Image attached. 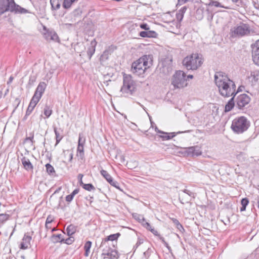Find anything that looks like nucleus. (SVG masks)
<instances>
[{
	"label": "nucleus",
	"mask_w": 259,
	"mask_h": 259,
	"mask_svg": "<svg viewBox=\"0 0 259 259\" xmlns=\"http://www.w3.org/2000/svg\"><path fill=\"white\" fill-rule=\"evenodd\" d=\"M214 81L220 94L224 97H229L236 95V85L230 79L227 75L222 71L217 72L214 75Z\"/></svg>",
	"instance_id": "nucleus-1"
},
{
	"label": "nucleus",
	"mask_w": 259,
	"mask_h": 259,
	"mask_svg": "<svg viewBox=\"0 0 259 259\" xmlns=\"http://www.w3.org/2000/svg\"><path fill=\"white\" fill-rule=\"evenodd\" d=\"M10 12L15 15L30 13V12L16 4L15 0H0V16Z\"/></svg>",
	"instance_id": "nucleus-2"
},
{
	"label": "nucleus",
	"mask_w": 259,
	"mask_h": 259,
	"mask_svg": "<svg viewBox=\"0 0 259 259\" xmlns=\"http://www.w3.org/2000/svg\"><path fill=\"white\" fill-rule=\"evenodd\" d=\"M152 64L151 56L144 55L132 63L131 70L134 73L140 76L143 74Z\"/></svg>",
	"instance_id": "nucleus-3"
},
{
	"label": "nucleus",
	"mask_w": 259,
	"mask_h": 259,
	"mask_svg": "<svg viewBox=\"0 0 259 259\" xmlns=\"http://www.w3.org/2000/svg\"><path fill=\"white\" fill-rule=\"evenodd\" d=\"M203 63V59L201 55L198 54H192V55L186 57L183 61V65L188 70H196L201 66Z\"/></svg>",
	"instance_id": "nucleus-4"
},
{
	"label": "nucleus",
	"mask_w": 259,
	"mask_h": 259,
	"mask_svg": "<svg viewBox=\"0 0 259 259\" xmlns=\"http://www.w3.org/2000/svg\"><path fill=\"white\" fill-rule=\"evenodd\" d=\"M250 126V121L244 116L235 118L231 124L232 131L236 134H242Z\"/></svg>",
	"instance_id": "nucleus-5"
},
{
	"label": "nucleus",
	"mask_w": 259,
	"mask_h": 259,
	"mask_svg": "<svg viewBox=\"0 0 259 259\" xmlns=\"http://www.w3.org/2000/svg\"><path fill=\"white\" fill-rule=\"evenodd\" d=\"M250 33V28L248 24L240 22L239 24L232 27L230 35L232 38L240 37L248 35Z\"/></svg>",
	"instance_id": "nucleus-6"
},
{
	"label": "nucleus",
	"mask_w": 259,
	"mask_h": 259,
	"mask_svg": "<svg viewBox=\"0 0 259 259\" xmlns=\"http://www.w3.org/2000/svg\"><path fill=\"white\" fill-rule=\"evenodd\" d=\"M136 91L135 82L132 79L131 75H123V85L122 86L120 92L124 94V96L132 95Z\"/></svg>",
	"instance_id": "nucleus-7"
},
{
	"label": "nucleus",
	"mask_w": 259,
	"mask_h": 259,
	"mask_svg": "<svg viewBox=\"0 0 259 259\" xmlns=\"http://www.w3.org/2000/svg\"><path fill=\"white\" fill-rule=\"evenodd\" d=\"M186 74L183 71H177L174 74L171 84L175 88H183L187 85Z\"/></svg>",
	"instance_id": "nucleus-8"
},
{
	"label": "nucleus",
	"mask_w": 259,
	"mask_h": 259,
	"mask_svg": "<svg viewBox=\"0 0 259 259\" xmlns=\"http://www.w3.org/2000/svg\"><path fill=\"white\" fill-rule=\"evenodd\" d=\"M179 153L183 156H198L202 154L200 148L198 146H191L186 148H181Z\"/></svg>",
	"instance_id": "nucleus-9"
},
{
	"label": "nucleus",
	"mask_w": 259,
	"mask_h": 259,
	"mask_svg": "<svg viewBox=\"0 0 259 259\" xmlns=\"http://www.w3.org/2000/svg\"><path fill=\"white\" fill-rule=\"evenodd\" d=\"M250 98L247 95L241 94L236 98V106L238 109H242L250 102Z\"/></svg>",
	"instance_id": "nucleus-10"
},
{
	"label": "nucleus",
	"mask_w": 259,
	"mask_h": 259,
	"mask_svg": "<svg viewBox=\"0 0 259 259\" xmlns=\"http://www.w3.org/2000/svg\"><path fill=\"white\" fill-rule=\"evenodd\" d=\"M194 194L190 191L185 189L183 193L179 195V200L182 204L189 203L191 201V197L193 196Z\"/></svg>",
	"instance_id": "nucleus-11"
},
{
	"label": "nucleus",
	"mask_w": 259,
	"mask_h": 259,
	"mask_svg": "<svg viewBox=\"0 0 259 259\" xmlns=\"http://www.w3.org/2000/svg\"><path fill=\"white\" fill-rule=\"evenodd\" d=\"M252 56L254 63L259 66V40L252 47Z\"/></svg>",
	"instance_id": "nucleus-12"
},
{
	"label": "nucleus",
	"mask_w": 259,
	"mask_h": 259,
	"mask_svg": "<svg viewBox=\"0 0 259 259\" xmlns=\"http://www.w3.org/2000/svg\"><path fill=\"white\" fill-rule=\"evenodd\" d=\"M102 255L104 256V258L117 259L119 257L118 253L115 249L107 251L103 250Z\"/></svg>",
	"instance_id": "nucleus-13"
},
{
	"label": "nucleus",
	"mask_w": 259,
	"mask_h": 259,
	"mask_svg": "<svg viewBox=\"0 0 259 259\" xmlns=\"http://www.w3.org/2000/svg\"><path fill=\"white\" fill-rule=\"evenodd\" d=\"M31 240V237L28 235V233L25 234L20 244L21 249H26L28 248L30 245Z\"/></svg>",
	"instance_id": "nucleus-14"
},
{
	"label": "nucleus",
	"mask_w": 259,
	"mask_h": 259,
	"mask_svg": "<svg viewBox=\"0 0 259 259\" xmlns=\"http://www.w3.org/2000/svg\"><path fill=\"white\" fill-rule=\"evenodd\" d=\"M21 161L24 168L27 171H32L33 166L30 160L26 157L23 156L21 159Z\"/></svg>",
	"instance_id": "nucleus-15"
},
{
	"label": "nucleus",
	"mask_w": 259,
	"mask_h": 259,
	"mask_svg": "<svg viewBox=\"0 0 259 259\" xmlns=\"http://www.w3.org/2000/svg\"><path fill=\"white\" fill-rule=\"evenodd\" d=\"M46 87L47 84L45 82H40L37 87L34 94L41 97Z\"/></svg>",
	"instance_id": "nucleus-16"
},
{
	"label": "nucleus",
	"mask_w": 259,
	"mask_h": 259,
	"mask_svg": "<svg viewBox=\"0 0 259 259\" xmlns=\"http://www.w3.org/2000/svg\"><path fill=\"white\" fill-rule=\"evenodd\" d=\"M139 35L142 37L155 38L157 37V33L154 31L149 30L140 32Z\"/></svg>",
	"instance_id": "nucleus-17"
},
{
	"label": "nucleus",
	"mask_w": 259,
	"mask_h": 259,
	"mask_svg": "<svg viewBox=\"0 0 259 259\" xmlns=\"http://www.w3.org/2000/svg\"><path fill=\"white\" fill-rule=\"evenodd\" d=\"M259 76V71L258 70H254L251 71L249 75L247 76L249 81L252 84L255 83L258 80V77Z\"/></svg>",
	"instance_id": "nucleus-18"
},
{
	"label": "nucleus",
	"mask_w": 259,
	"mask_h": 259,
	"mask_svg": "<svg viewBox=\"0 0 259 259\" xmlns=\"http://www.w3.org/2000/svg\"><path fill=\"white\" fill-rule=\"evenodd\" d=\"M53 128L54 133L55 134V138L56 140L55 146H56L59 143V142L63 137V136L61 135V132H62V131L60 128L58 129L55 126H54Z\"/></svg>",
	"instance_id": "nucleus-19"
},
{
	"label": "nucleus",
	"mask_w": 259,
	"mask_h": 259,
	"mask_svg": "<svg viewBox=\"0 0 259 259\" xmlns=\"http://www.w3.org/2000/svg\"><path fill=\"white\" fill-rule=\"evenodd\" d=\"M97 45V42L95 39L91 42L90 47L88 48L87 54L89 56L90 59L92 57V55L94 54L95 51V47Z\"/></svg>",
	"instance_id": "nucleus-20"
},
{
	"label": "nucleus",
	"mask_w": 259,
	"mask_h": 259,
	"mask_svg": "<svg viewBox=\"0 0 259 259\" xmlns=\"http://www.w3.org/2000/svg\"><path fill=\"white\" fill-rule=\"evenodd\" d=\"M190 132V131H186L184 132H172L169 133V135H165V136H160V137L163 140H168L172 138L173 137H175L177 135L184 133H189Z\"/></svg>",
	"instance_id": "nucleus-21"
},
{
	"label": "nucleus",
	"mask_w": 259,
	"mask_h": 259,
	"mask_svg": "<svg viewBox=\"0 0 259 259\" xmlns=\"http://www.w3.org/2000/svg\"><path fill=\"white\" fill-rule=\"evenodd\" d=\"M187 9V7L184 6V7H182V8H181L178 11V12L176 14V18L179 21L181 22L183 20L184 15Z\"/></svg>",
	"instance_id": "nucleus-22"
},
{
	"label": "nucleus",
	"mask_w": 259,
	"mask_h": 259,
	"mask_svg": "<svg viewBox=\"0 0 259 259\" xmlns=\"http://www.w3.org/2000/svg\"><path fill=\"white\" fill-rule=\"evenodd\" d=\"M233 97L229 100V101L228 102L227 104L225 106V112H229L231 111L233 108L234 107L235 103H234V95L232 96Z\"/></svg>",
	"instance_id": "nucleus-23"
},
{
	"label": "nucleus",
	"mask_w": 259,
	"mask_h": 259,
	"mask_svg": "<svg viewBox=\"0 0 259 259\" xmlns=\"http://www.w3.org/2000/svg\"><path fill=\"white\" fill-rule=\"evenodd\" d=\"M76 156L79 158L80 160H83L84 158V146L78 145L77 148V154Z\"/></svg>",
	"instance_id": "nucleus-24"
},
{
	"label": "nucleus",
	"mask_w": 259,
	"mask_h": 259,
	"mask_svg": "<svg viewBox=\"0 0 259 259\" xmlns=\"http://www.w3.org/2000/svg\"><path fill=\"white\" fill-rule=\"evenodd\" d=\"M76 231V227L72 224L69 225L66 229V232L68 236L74 234Z\"/></svg>",
	"instance_id": "nucleus-25"
},
{
	"label": "nucleus",
	"mask_w": 259,
	"mask_h": 259,
	"mask_svg": "<svg viewBox=\"0 0 259 259\" xmlns=\"http://www.w3.org/2000/svg\"><path fill=\"white\" fill-rule=\"evenodd\" d=\"M100 247L102 248V251L106 250V251H107L108 250L110 251L114 249L110 247L108 242L103 239H102Z\"/></svg>",
	"instance_id": "nucleus-26"
},
{
	"label": "nucleus",
	"mask_w": 259,
	"mask_h": 259,
	"mask_svg": "<svg viewBox=\"0 0 259 259\" xmlns=\"http://www.w3.org/2000/svg\"><path fill=\"white\" fill-rule=\"evenodd\" d=\"M113 50L114 49L112 46L109 47L108 49L104 51L101 57L102 59H107L108 58L109 55H110L113 52Z\"/></svg>",
	"instance_id": "nucleus-27"
},
{
	"label": "nucleus",
	"mask_w": 259,
	"mask_h": 259,
	"mask_svg": "<svg viewBox=\"0 0 259 259\" xmlns=\"http://www.w3.org/2000/svg\"><path fill=\"white\" fill-rule=\"evenodd\" d=\"M62 0H50L52 7L53 9L56 10L60 8Z\"/></svg>",
	"instance_id": "nucleus-28"
},
{
	"label": "nucleus",
	"mask_w": 259,
	"mask_h": 259,
	"mask_svg": "<svg viewBox=\"0 0 259 259\" xmlns=\"http://www.w3.org/2000/svg\"><path fill=\"white\" fill-rule=\"evenodd\" d=\"M78 0H64L63 2V7L65 9H68L71 8L73 4Z\"/></svg>",
	"instance_id": "nucleus-29"
},
{
	"label": "nucleus",
	"mask_w": 259,
	"mask_h": 259,
	"mask_svg": "<svg viewBox=\"0 0 259 259\" xmlns=\"http://www.w3.org/2000/svg\"><path fill=\"white\" fill-rule=\"evenodd\" d=\"M120 234L119 233H117L116 234H111L103 239L106 240L107 242H108L109 241H116L117 240L118 238L120 236Z\"/></svg>",
	"instance_id": "nucleus-30"
},
{
	"label": "nucleus",
	"mask_w": 259,
	"mask_h": 259,
	"mask_svg": "<svg viewBox=\"0 0 259 259\" xmlns=\"http://www.w3.org/2000/svg\"><path fill=\"white\" fill-rule=\"evenodd\" d=\"M92 242L90 241H88L85 242L84 246V249L85 250V253L84 255L85 256H88L89 253H90V250L92 246Z\"/></svg>",
	"instance_id": "nucleus-31"
},
{
	"label": "nucleus",
	"mask_w": 259,
	"mask_h": 259,
	"mask_svg": "<svg viewBox=\"0 0 259 259\" xmlns=\"http://www.w3.org/2000/svg\"><path fill=\"white\" fill-rule=\"evenodd\" d=\"M100 173L108 183L112 179L111 175L106 170L102 169L101 170Z\"/></svg>",
	"instance_id": "nucleus-32"
},
{
	"label": "nucleus",
	"mask_w": 259,
	"mask_h": 259,
	"mask_svg": "<svg viewBox=\"0 0 259 259\" xmlns=\"http://www.w3.org/2000/svg\"><path fill=\"white\" fill-rule=\"evenodd\" d=\"M208 6H214L216 7H221V8H226V9H228L229 8L228 7H224L223 6H222L219 2H217V1H212V0H209V3L207 4H206Z\"/></svg>",
	"instance_id": "nucleus-33"
},
{
	"label": "nucleus",
	"mask_w": 259,
	"mask_h": 259,
	"mask_svg": "<svg viewBox=\"0 0 259 259\" xmlns=\"http://www.w3.org/2000/svg\"><path fill=\"white\" fill-rule=\"evenodd\" d=\"M10 217V214L7 213L0 214V224L5 223Z\"/></svg>",
	"instance_id": "nucleus-34"
},
{
	"label": "nucleus",
	"mask_w": 259,
	"mask_h": 259,
	"mask_svg": "<svg viewBox=\"0 0 259 259\" xmlns=\"http://www.w3.org/2000/svg\"><path fill=\"white\" fill-rule=\"evenodd\" d=\"M133 215L135 220L138 221V222L141 223L142 224H143V222H145V219L143 215H141L136 213L133 214Z\"/></svg>",
	"instance_id": "nucleus-35"
},
{
	"label": "nucleus",
	"mask_w": 259,
	"mask_h": 259,
	"mask_svg": "<svg viewBox=\"0 0 259 259\" xmlns=\"http://www.w3.org/2000/svg\"><path fill=\"white\" fill-rule=\"evenodd\" d=\"M44 113L47 118H49L52 113V110L49 106L46 105L44 109Z\"/></svg>",
	"instance_id": "nucleus-36"
},
{
	"label": "nucleus",
	"mask_w": 259,
	"mask_h": 259,
	"mask_svg": "<svg viewBox=\"0 0 259 259\" xmlns=\"http://www.w3.org/2000/svg\"><path fill=\"white\" fill-rule=\"evenodd\" d=\"M74 241V237H71V236H69L68 238H67L66 239H61V240H60L61 243H64L68 245L71 244Z\"/></svg>",
	"instance_id": "nucleus-37"
},
{
	"label": "nucleus",
	"mask_w": 259,
	"mask_h": 259,
	"mask_svg": "<svg viewBox=\"0 0 259 259\" xmlns=\"http://www.w3.org/2000/svg\"><path fill=\"white\" fill-rule=\"evenodd\" d=\"M82 187L83 189L89 191L95 190V187L92 184H84Z\"/></svg>",
	"instance_id": "nucleus-38"
},
{
	"label": "nucleus",
	"mask_w": 259,
	"mask_h": 259,
	"mask_svg": "<svg viewBox=\"0 0 259 259\" xmlns=\"http://www.w3.org/2000/svg\"><path fill=\"white\" fill-rule=\"evenodd\" d=\"M85 143V138L83 136V134L80 133L79 134V138H78V145H84Z\"/></svg>",
	"instance_id": "nucleus-39"
},
{
	"label": "nucleus",
	"mask_w": 259,
	"mask_h": 259,
	"mask_svg": "<svg viewBox=\"0 0 259 259\" xmlns=\"http://www.w3.org/2000/svg\"><path fill=\"white\" fill-rule=\"evenodd\" d=\"M46 167L47 171L49 175H53L54 173L55 172L54 167L50 164H46Z\"/></svg>",
	"instance_id": "nucleus-40"
},
{
	"label": "nucleus",
	"mask_w": 259,
	"mask_h": 259,
	"mask_svg": "<svg viewBox=\"0 0 259 259\" xmlns=\"http://www.w3.org/2000/svg\"><path fill=\"white\" fill-rule=\"evenodd\" d=\"M48 35H50V40L57 41L59 39L57 34L55 32H48Z\"/></svg>",
	"instance_id": "nucleus-41"
},
{
	"label": "nucleus",
	"mask_w": 259,
	"mask_h": 259,
	"mask_svg": "<svg viewBox=\"0 0 259 259\" xmlns=\"http://www.w3.org/2000/svg\"><path fill=\"white\" fill-rule=\"evenodd\" d=\"M109 183L112 186L114 187L115 188L120 190V191H122V190L119 187V183L117 182V181H114L113 179H112V180H111L109 182Z\"/></svg>",
	"instance_id": "nucleus-42"
},
{
	"label": "nucleus",
	"mask_w": 259,
	"mask_h": 259,
	"mask_svg": "<svg viewBox=\"0 0 259 259\" xmlns=\"http://www.w3.org/2000/svg\"><path fill=\"white\" fill-rule=\"evenodd\" d=\"M52 238H53L54 242H60V240H61V239H64L62 237V234H60L57 235L54 234L52 236Z\"/></svg>",
	"instance_id": "nucleus-43"
},
{
	"label": "nucleus",
	"mask_w": 259,
	"mask_h": 259,
	"mask_svg": "<svg viewBox=\"0 0 259 259\" xmlns=\"http://www.w3.org/2000/svg\"><path fill=\"white\" fill-rule=\"evenodd\" d=\"M41 98V97H39L38 96L34 94L30 101L36 105L40 100Z\"/></svg>",
	"instance_id": "nucleus-44"
},
{
	"label": "nucleus",
	"mask_w": 259,
	"mask_h": 259,
	"mask_svg": "<svg viewBox=\"0 0 259 259\" xmlns=\"http://www.w3.org/2000/svg\"><path fill=\"white\" fill-rule=\"evenodd\" d=\"M53 220L54 218L52 215H48L46 221L45 226L47 227L48 224H51L53 221Z\"/></svg>",
	"instance_id": "nucleus-45"
},
{
	"label": "nucleus",
	"mask_w": 259,
	"mask_h": 259,
	"mask_svg": "<svg viewBox=\"0 0 259 259\" xmlns=\"http://www.w3.org/2000/svg\"><path fill=\"white\" fill-rule=\"evenodd\" d=\"M143 227H144L145 228H146L147 230L151 231V229H153L152 226L150 225V224L147 222L146 220H145V222H143L142 224Z\"/></svg>",
	"instance_id": "nucleus-46"
},
{
	"label": "nucleus",
	"mask_w": 259,
	"mask_h": 259,
	"mask_svg": "<svg viewBox=\"0 0 259 259\" xmlns=\"http://www.w3.org/2000/svg\"><path fill=\"white\" fill-rule=\"evenodd\" d=\"M140 27L145 30H149L150 29V27L149 25L147 23H142L140 24Z\"/></svg>",
	"instance_id": "nucleus-47"
},
{
	"label": "nucleus",
	"mask_w": 259,
	"mask_h": 259,
	"mask_svg": "<svg viewBox=\"0 0 259 259\" xmlns=\"http://www.w3.org/2000/svg\"><path fill=\"white\" fill-rule=\"evenodd\" d=\"M249 203L248 199L247 198H243L241 201V203L242 206H245L246 207V206L248 205Z\"/></svg>",
	"instance_id": "nucleus-48"
},
{
	"label": "nucleus",
	"mask_w": 259,
	"mask_h": 259,
	"mask_svg": "<svg viewBox=\"0 0 259 259\" xmlns=\"http://www.w3.org/2000/svg\"><path fill=\"white\" fill-rule=\"evenodd\" d=\"M74 197V196L72 194L68 195L66 196V198H65L66 201L68 202H70L73 199Z\"/></svg>",
	"instance_id": "nucleus-49"
},
{
	"label": "nucleus",
	"mask_w": 259,
	"mask_h": 259,
	"mask_svg": "<svg viewBox=\"0 0 259 259\" xmlns=\"http://www.w3.org/2000/svg\"><path fill=\"white\" fill-rule=\"evenodd\" d=\"M160 240L163 243L164 246H165L169 250H170V247L169 246L168 244L165 241L164 238L163 237H160Z\"/></svg>",
	"instance_id": "nucleus-50"
},
{
	"label": "nucleus",
	"mask_w": 259,
	"mask_h": 259,
	"mask_svg": "<svg viewBox=\"0 0 259 259\" xmlns=\"http://www.w3.org/2000/svg\"><path fill=\"white\" fill-rule=\"evenodd\" d=\"M33 110V109L32 108L29 107L28 106L27 108V109L26 110V112L25 118H26L27 116L29 115L31 113V112H32Z\"/></svg>",
	"instance_id": "nucleus-51"
},
{
	"label": "nucleus",
	"mask_w": 259,
	"mask_h": 259,
	"mask_svg": "<svg viewBox=\"0 0 259 259\" xmlns=\"http://www.w3.org/2000/svg\"><path fill=\"white\" fill-rule=\"evenodd\" d=\"M83 177V175L81 174H79L77 177L79 184L81 186L84 184V183H83V182L82 181V179Z\"/></svg>",
	"instance_id": "nucleus-52"
},
{
	"label": "nucleus",
	"mask_w": 259,
	"mask_h": 259,
	"mask_svg": "<svg viewBox=\"0 0 259 259\" xmlns=\"http://www.w3.org/2000/svg\"><path fill=\"white\" fill-rule=\"evenodd\" d=\"M155 236H157L159 237V238H160V237H161L158 233V232L155 230L154 228L153 229H151V231H150Z\"/></svg>",
	"instance_id": "nucleus-53"
},
{
	"label": "nucleus",
	"mask_w": 259,
	"mask_h": 259,
	"mask_svg": "<svg viewBox=\"0 0 259 259\" xmlns=\"http://www.w3.org/2000/svg\"><path fill=\"white\" fill-rule=\"evenodd\" d=\"M193 0H178L179 3L181 5L185 4L188 2H193Z\"/></svg>",
	"instance_id": "nucleus-54"
},
{
	"label": "nucleus",
	"mask_w": 259,
	"mask_h": 259,
	"mask_svg": "<svg viewBox=\"0 0 259 259\" xmlns=\"http://www.w3.org/2000/svg\"><path fill=\"white\" fill-rule=\"evenodd\" d=\"M155 131L157 132V133H160V134H166L167 135V133H165L163 131H161L159 130H158V128H157V127L156 126H155Z\"/></svg>",
	"instance_id": "nucleus-55"
},
{
	"label": "nucleus",
	"mask_w": 259,
	"mask_h": 259,
	"mask_svg": "<svg viewBox=\"0 0 259 259\" xmlns=\"http://www.w3.org/2000/svg\"><path fill=\"white\" fill-rule=\"evenodd\" d=\"M79 191V189L78 188L75 189L73 190V191L71 193V194L74 196L76 194H77Z\"/></svg>",
	"instance_id": "nucleus-56"
},
{
	"label": "nucleus",
	"mask_w": 259,
	"mask_h": 259,
	"mask_svg": "<svg viewBox=\"0 0 259 259\" xmlns=\"http://www.w3.org/2000/svg\"><path fill=\"white\" fill-rule=\"evenodd\" d=\"M36 105V104H35L34 103H33L32 102H31L30 101L28 106L29 107L32 108L33 109H34V107H35Z\"/></svg>",
	"instance_id": "nucleus-57"
},
{
	"label": "nucleus",
	"mask_w": 259,
	"mask_h": 259,
	"mask_svg": "<svg viewBox=\"0 0 259 259\" xmlns=\"http://www.w3.org/2000/svg\"><path fill=\"white\" fill-rule=\"evenodd\" d=\"M47 34H48V33H46L44 34L45 37L47 40H50V35H48Z\"/></svg>",
	"instance_id": "nucleus-58"
},
{
	"label": "nucleus",
	"mask_w": 259,
	"mask_h": 259,
	"mask_svg": "<svg viewBox=\"0 0 259 259\" xmlns=\"http://www.w3.org/2000/svg\"><path fill=\"white\" fill-rule=\"evenodd\" d=\"M73 154L72 152L70 153L69 154V161H71L73 158Z\"/></svg>",
	"instance_id": "nucleus-59"
},
{
	"label": "nucleus",
	"mask_w": 259,
	"mask_h": 259,
	"mask_svg": "<svg viewBox=\"0 0 259 259\" xmlns=\"http://www.w3.org/2000/svg\"><path fill=\"white\" fill-rule=\"evenodd\" d=\"M141 243L142 242H141V241L139 240L136 244V247L137 248Z\"/></svg>",
	"instance_id": "nucleus-60"
},
{
	"label": "nucleus",
	"mask_w": 259,
	"mask_h": 259,
	"mask_svg": "<svg viewBox=\"0 0 259 259\" xmlns=\"http://www.w3.org/2000/svg\"><path fill=\"white\" fill-rule=\"evenodd\" d=\"M93 198H94L93 196H90V199H89V200L90 203H91L93 202ZM86 199L88 200L87 197L86 198Z\"/></svg>",
	"instance_id": "nucleus-61"
},
{
	"label": "nucleus",
	"mask_w": 259,
	"mask_h": 259,
	"mask_svg": "<svg viewBox=\"0 0 259 259\" xmlns=\"http://www.w3.org/2000/svg\"><path fill=\"white\" fill-rule=\"evenodd\" d=\"M33 138V136L30 137H27L26 138V140H29V141H31V142H32V139Z\"/></svg>",
	"instance_id": "nucleus-62"
},
{
	"label": "nucleus",
	"mask_w": 259,
	"mask_h": 259,
	"mask_svg": "<svg viewBox=\"0 0 259 259\" xmlns=\"http://www.w3.org/2000/svg\"><path fill=\"white\" fill-rule=\"evenodd\" d=\"M61 190V187H59L55 192L54 193H57L60 192V191Z\"/></svg>",
	"instance_id": "nucleus-63"
},
{
	"label": "nucleus",
	"mask_w": 259,
	"mask_h": 259,
	"mask_svg": "<svg viewBox=\"0 0 259 259\" xmlns=\"http://www.w3.org/2000/svg\"><path fill=\"white\" fill-rule=\"evenodd\" d=\"M246 209V206H242V207L240 208V211H243L245 210Z\"/></svg>",
	"instance_id": "nucleus-64"
}]
</instances>
